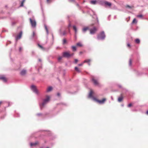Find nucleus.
<instances>
[{
  "instance_id": "34",
  "label": "nucleus",
  "mask_w": 148,
  "mask_h": 148,
  "mask_svg": "<svg viewBox=\"0 0 148 148\" xmlns=\"http://www.w3.org/2000/svg\"><path fill=\"white\" fill-rule=\"evenodd\" d=\"M78 62V60L77 59H75V63H77Z\"/></svg>"
},
{
  "instance_id": "28",
  "label": "nucleus",
  "mask_w": 148,
  "mask_h": 148,
  "mask_svg": "<svg viewBox=\"0 0 148 148\" xmlns=\"http://www.w3.org/2000/svg\"><path fill=\"white\" fill-rule=\"evenodd\" d=\"M132 60L131 59H130L129 61V65L130 66H132Z\"/></svg>"
},
{
  "instance_id": "41",
  "label": "nucleus",
  "mask_w": 148,
  "mask_h": 148,
  "mask_svg": "<svg viewBox=\"0 0 148 148\" xmlns=\"http://www.w3.org/2000/svg\"><path fill=\"white\" fill-rule=\"evenodd\" d=\"M57 95L58 96H60V94L59 93H57Z\"/></svg>"
},
{
  "instance_id": "46",
  "label": "nucleus",
  "mask_w": 148,
  "mask_h": 148,
  "mask_svg": "<svg viewBox=\"0 0 148 148\" xmlns=\"http://www.w3.org/2000/svg\"><path fill=\"white\" fill-rule=\"evenodd\" d=\"M73 29H74V26H73Z\"/></svg>"
},
{
  "instance_id": "49",
  "label": "nucleus",
  "mask_w": 148,
  "mask_h": 148,
  "mask_svg": "<svg viewBox=\"0 0 148 148\" xmlns=\"http://www.w3.org/2000/svg\"><path fill=\"white\" fill-rule=\"evenodd\" d=\"M70 26H71L69 24V27H70Z\"/></svg>"
},
{
  "instance_id": "47",
  "label": "nucleus",
  "mask_w": 148,
  "mask_h": 148,
  "mask_svg": "<svg viewBox=\"0 0 148 148\" xmlns=\"http://www.w3.org/2000/svg\"><path fill=\"white\" fill-rule=\"evenodd\" d=\"M77 5L78 6H79V5L77 4Z\"/></svg>"
},
{
  "instance_id": "32",
  "label": "nucleus",
  "mask_w": 148,
  "mask_h": 148,
  "mask_svg": "<svg viewBox=\"0 0 148 148\" xmlns=\"http://www.w3.org/2000/svg\"><path fill=\"white\" fill-rule=\"evenodd\" d=\"M38 46L42 49H44V48L40 45L39 44H38Z\"/></svg>"
},
{
  "instance_id": "19",
  "label": "nucleus",
  "mask_w": 148,
  "mask_h": 148,
  "mask_svg": "<svg viewBox=\"0 0 148 148\" xmlns=\"http://www.w3.org/2000/svg\"><path fill=\"white\" fill-rule=\"evenodd\" d=\"M75 70L78 73L81 72V71L77 67H75Z\"/></svg>"
},
{
  "instance_id": "48",
  "label": "nucleus",
  "mask_w": 148,
  "mask_h": 148,
  "mask_svg": "<svg viewBox=\"0 0 148 148\" xmlns=\"http://www.w3.org/2000/svg\"><path fill=\"white\" fill-rule=\"evenodd\" d=\"M80 54H81V53H82V52H80Z\"/></svg>"
},
{
  "instance_id": "53",
  "label": "nucleus",
  "mask_w": 148,
  "mask_h": 148,
  "mask_svg": "<svg viewBox=\"0 0 148 148\" xmlns=\"http://www.w3.org/2000/svg\"><path fill=\"white\" fill-rule=\"evenodd\" d=\"M39 60L40 61V59H39Z\"/></svg>"
},
{
  "instance_id": "39",
  "label": "nucleus",
  "mask_w": 148,
  "mask_h": 148,
  "mask_svg": "<svg viewBox=\"0 0 148 148\" xmlns=\"http://www.w3.org/2000/svg\"><path fill=\"white\" fill-rule=\"evenodd\" d=\"M22 50V48L21 47H20L19 48V51H21Z\"/></svg>"
},
{
  "instance_id": "31",
  "label": "nucleus",
  "mask_w": 148,
  "mask_h": 148,
  "mask_svg": "<svg viewBox=\"0 0 148 148\" xmlns=\"http://www.w3.org/2000/svg\"><path fill=\"white\" fill-rule=\"evenodd\" d=\"M25 0H23L21 3L20 6H23V3L25 1Z\"/></svg>"
},
{
  "instance_id": "24",
  "label": "nucleus",
  "mask_w": 148,
  "mask_h": 148,
  "mask_svg": "<svg viewBox=\"0 0 148 148\" xmlns=\"http://www.w3.org/2000/svg\"><path fill=\"white\" fill-rule=\"evenodd\" d=\"M64 57L63 56H59L58 58V60L59 62H60L61 60H62V58Z\"/></svg>"
},
{
  "instance_id": "42",
  "label": "nucleus",
  "mask_w": 148,
  "mask_h": 148,
  "mask_svg": "<svg viewBox=\"0 0 148 148\" xmlns=\"http://www.w3.org/2000/svg\"><path fill=\"white\" fill-rule=\"evenodd\" d=\"M3 103V102L2 101H0V106L1 105V104Z\"/></svg>"
},
{
  "instance_id": "23",
  "label": "nucleus",
  "mask_w": 148,
  "mask_h": 148,
  "mask_svg": "<svg viewBox=\"0 0 148 148\" xmlns=\"http://www.w3.org/2000/svg\"><path fill=\"white\" fill-rule=\"evenodd\" d=\"M77 46L79 47H82V45L81 42H79L76 44Z\"/></svg>"
},
{
  "instance_id": "54",
  "label": "nucleus",
  "mask_w": 148,
  "mask_h": 148,
  "mask_svg": "<svg viewBox=\"0 0 148 148\" xmlns=\"http://www.w3.org/2000/svg\"><path fill=\"white\" fill-rule=\"evenodd\" d=\"M47 148H49L48 147H47Z\"/></svg>"
},
{
  "instance_id": "27",
  "label": "nucleus",
  "mask_w": 148,
  "mask_h": 148,
  "mask_svg": "<svg viewBox=\"0 0 148 148\" xmlns=\"http://www.w3.org/2000/svg\"><path fill=\"white\" fill-rule=\"evenodd\" d=\"M135 42L137 44L139 43L140 42V40L139 39H136L135 40Z\"/></svg>"
},
{
  "instance_id": "7",
  "label": "nucleus",
  "mask_w": 148,
  "mask_h": 148,
  "mask_svg": "<svg viewBox=\"0 0 148 148\" xmlns=\"http://www.w3.org/2000/svg\"><path fill=\"white\" fill-rule=\"evenodd\" d=\"M30 23L32 27H35L36 26V22L34 20H32L31 18L29 19Z\"/></svg>"
},
{
  "instance_id": "50",
  "label": "nucleus",
  "mask_w": 148,
  "mask_h": 148,
  "mask_svg": "<svg viewBox=\"0 0 148 148\" xmlns=\"http://www.w3.org/2000/svg\"><path fill=\"white\" fill-rule=\"evenodd\" d=\"M119 87L120 88L121 87V86H119Z\"/></svg>"
},
{
  "instance_id": "8",
  "label": "nucleus",
  "mask_w": 148,
  "mask_h": 148,
  "mask_svg": "<svg viewBox=\"0 0 148 148\" xmlns=\"http://www.w3.org/2000/svg\"><path fill=\"white\" fill-rule=\"evenodd\" d=\"M97 29L95 27H94L92 29L90 30V33L91 34H94L97 31Z\"/></svg>"
},
{
  "instance_id": "2",
  "label": "nucleus",
  "mask_w": 148,
  "mask_h": 148,
  "mask_svg": "<svg viewBox=\"0 0 148 148\" xmlns=\"http://www.w3.org/2000/svg\"><path fill=\"white\" fill-rule=\"evenodd\" d=\"M50 97L48 96H47L46 97V98L44 99L43 102L42 104L40 105V108L42 109L44 106L48 102L50 99Z\"/></svg>"
},
{
  "instance_id": "18",
  "label": "nucleus",
  "mask_w": 148,
  "mask_h": 148,
  "mask_svg": "<svg viewBox=\"0 0 148 148\" xmlns=\"http://www.w3.org/2000/svg\"><path fill=\"white\" fill-rule=\"evenodd\" d=\"M92 91L91 90L90 91L89 94V95H88V97H90V98H93V97H93L92 96Z\"/></svg>"
},
{
  "instance_id": "11",
  "label": "nucleus",
  "mask_w": 148,
  "mask_h": 148,
  "mask_svg": "<svg viewBox=\"0 0 148 148\" xmlns=\"http://www.w3.org/2000/svg\"><path fill=\"white\" fill-rule=\"evenodd\" d=\"M22 34V32H21L17 36L16 39V40H18L21 38Z\"/></svg>"
},
{
  "instance_id": "38",
  "label": "nucleus",
  "mask_w": 148,
  "mask_h": 148,
  "mask_svg": "<svg viewBox=\"0 0 148 148\" xmlns=\"http://www.w3.org/2000/svg\"><path fill=\"white\" fill-rule=\"evenodd\" d=\"M50 0H47V3H49L50 2Z\"/></svg>"
},
{
  "instance_id": "44",
  "label": "nucleus",
  "mask_w": 148,
  "mask_h": 148,
  "mask_svg": "<svg viewBox=\"0 0 148 148\" xmlns=\"http://www.w3.org/2000/svg\"><path fill=\"white\" fill-rule=\"evenodd\" d=\"M76 47L75 46V51L76 50Z\"/></svg>"
},
{
  "instance_id": "30",
  "label": "nucleus",
  "mask_w": 148,
  "mask_h": 148,
  "mask_svg": "<svg viewBox=\"0 0 148 148\" xmlns=\"http://www.w3.org/2000/svg\"><path fill=\"white\" fill-rule=\"evenodd\" d=\"M137 17L138 18H143V15L142 14L138 15L137 16Z\"/></svg>"
},
{
  "instance_id": "25",
  "label": "nucleus",
  "mask_w": 148,
  "mask_h": 148,
  "mask_svg": "<svg viewBox=\"0 0 148 148\" xmlns=\"http://www.w3.org/2000/svg\"><path fill=\"white\" fill-rule=\"evenodd\" d=\"M137 23V21H136V19L134 18L132 23V24L136 23V24Z\"/></svg>"
},
{
  "instance_id": "22",
  "label": "nucleus",
  "mask_w": 148,
  "mask_h": 148,
  "mask_svg": "<svg viewBox=\"0 0 148 148\" xmlns=\"http://www.w3.org/2000/svg\"><path fill=\"white\" fill-rule=\"evenodd\" d=\"M52 90V87L51 86L49 87L48 88L47 90V92H49Z\"/></svg>"
},
{
  "instance_id": "33",
  "label": "nucleus",
  "mask_w": 148,
  "mask_h": 148,
  "mask_svg": "<svg viewBox=\"0 0 148 148\" xmlns=\"http://www.w3.org/2000/svg\"><path fill=\"white\" fill-rule=\"evenodd\" d=\"M126 8H132L130 6L128 5H127L126 6Z\"/></svg>"
},
{
  "instance_id": "26",
  "label": "nucleus",
  "mask_w": 148,
  "mask_h": 148,
  "mask_svg": "<svg viewBox=\"0 0 148 148\" xmlns=\"http://www.w3.org/2000/svg\"><path fill=\"white\" fill-rule=\"evenodd\" d=\"M44 27H45V29L47 32V34H48V33L49 32V31H48V28H47V25H44Z\"/></svg>"
},
{
  "instance_id": "52",
  "label": "nucleus",
  "mask_w": 148,
  "mask_h": 148,
  "mask_svg": "<svg viewBox=\"0 0 148 148\" xmlns=\"http://www.w3.org/2000/svg\"><path fill=\"white\" fill-rule=\"evenodd\" d=\"M97 21L98 22V19L97 18Z\"/></svg>"
},
{
  "instance_id": "6",
  "label": "nucleus",
  "mask_w": 148,
  "mask_h": 148,
  "mask_svg": "<svg viewBox=\"0 0 148 148\" xmlns=\"http://www.w3.org/2000/svg\"><path fill=\"white\" fill-rule=\"evenodd\" d=\"M92 81H93V83L95 86H99L100 85L97 81L94 78L92 77Z\"/></svg>"
},
{
  "instance_id": "36",
  "label": "nucleus",
  "mask_w": 148,
  "mask_h": 148,
  "mask_svg": "<svg viewBox=\"0 0 148 148\" xmlns=\"http://www.w3.org/2000/svg\"><path fill=\"white\" fill-rule=\"evenodd\" d=\"M77 32V28L75 26V32Z\"/></svg>"
},
{
  "instance_id": "51",
  "label": "nucleus",
  "mask_w": 148,
  "mask_h": 148,
  "mask_svg": "<svg viewBox=\"0 0 148 148\" xmlns=\"http://www.w3.org/2000/svg\"><path fill=\"white\" fill-rule=\"evenodd\" d=\"M111 98H112V100H113V98H112V97H111Z\"/></svg>"
},
{
  "instance_id": "14",
  "label": "nucleus",
  "mask_w": 148,
  "mask_h": 148,
  "mask_svg": "<svg viewBox=\"0 0 148 148\" xmlns=\"http://www.w3.org/2000/svg\"><path fill=\"white\" fill-rule=\"evenodd\" d=\"M38 144V141H36L34 143H30V146L31 147L33 146H35Z\"/></svg>"
},
{
  "instance_id": "43",
  "label": "nucleus",
  "mask_w": 148,
  "mask_h": 148,
  "mask_svg": "<svg viewBox=\"0 0 148 148\" xmlns=\"http://www.w3.org/2000/svg\"><path fill=\"white\" fill-rule=\"evenodd\" d=\"M127 46H128V47H130V44H129V43L127 44Z\"/></svg>"
},
{
  "instance_id": "13",
  "label": "nucleus",
  "mask_w": 148,
  "mask_h": 148,
  "mask_svg": "<svg viewBox=\"0 0 148 148\" xmlns=\"http://www.w3.org/2000/svg\"><path fill=\"white\" fill-rule=\"evenodd\" d=\"M111 3H110L109 2L107 1H105L104 5L106 6H108L110 7L111 6Z\"/></svg>"
},
{
  "instance_id": "45",
  "label": "nucleus",
  "mask_w": 148,
  "mask_h": 148,
  "mask_svg": "<svg viewBox=\"0 0 148 148\" xmlns=\"http://www.w3.org/2000/svg\"><path fill=\"white\" fill-rule=\"evenodd\" d=\"M146 113L147 114H148V110L147 111Z\"/></svg>"
},
{
  "instance_id": "10",
  "label": "nucleus",
  "mask_w": 148,
  "mask_h": 148,
  "mask_svg": "<svg viewBox=\"0 0 148 148\" xmlns=\"http://www.w3.org/2000/svg\"><path fill=\"white\" fill-rule=\"evenodd\" d=\"M0 80H1L5 82H6L7 81L6 78L4 75L0 76Z\"/></svg>"
},
{
  "instance_id": "37",
  "label": "nucleus",
  "mask_w": 148,
  "mask_h": 148,
  "mask_svg": "<svg viewBox=\"0 0 148 148\" xmlns=\"http://www.w3.org/2000/svg\"><path fill=\"white\" fill-rule=\"evenodd\" d=\"M83 63H82L79 64H78V65L79 66H82V65H83Z\"/></svg>"
},
{
  "instance_id": "35",
  "label": "nucleus",
  "mask_w": 148,
  "mask_h": 148,
  "mask_svg": "<svg viewBox=\"0 0 148 148\" xmlns=\"http://www.w3.org/2000/svg\"><path fill=\"white\" fill-rule=\"evenodd\" d=\"M132 106V104L131 103H130L128 105V107H130L131 106Z\"/></svg>"
},
{
  "instance_id": "3",
  "label": "nucleus",
  "mask_w": 148,
  "mask_h": 148,
  "mask_svg": "<svg viewBox=\"0 0 148 148\" xmlns=\"http://www.w3.org/2000/svg\"><path fill=\"white\" fill-rule=\"evenodd\" d=\"M106 37V35L104 31H102L98 35L97 38L99 40H103Z\"/></svg>"
},
{
  "instance_id": "9",
  "label": "nucleus",
  "mask_w": 148,
  "mask_h": 148,
  "mask_svg": "<svg viewBox=\"0 0 148 148\" xmlns=\"http://www.w3.org/2000/svg\"><path fill=\"white\" fill-rule=\"evenodd\" d=\"M105 1L103 0H98V4L103 5H104Z\"/></svg>"
},
{
  "instance_id": "16",
  "label": "nucleus",
  "mask_w": 148,
  "mask_h": 148,
  "mask_svg": "<svg viewBox=\"0 0 148 148\" xmlns=\"http://www.w3.org/2000/svg\"><path fill=\"white\" fill-rule=\"evenodd\" d=\"M26 71L25 70H23L21 71L20 74L21 75H25L26 74Z\"/></svg>"
},
{
  "instance_id": "4",
  "label": "nucleus",
  "mask_w": 148,
  "mask_h": 148,
  "mask_svg": "<svg viewBox=\"0 0 148 148\" xmlns=\"http://www.w3.org/2000/svg\"><path fill=\"white\" fill-rule=\"evenodd\" d=\"M93 100L99 102L100 104H103L105 101L106 99L105 98H103L102 100H99L95 97H93Z\"/></svg>"
},
{
  "instance_id": "12",
  "label": "nucleus",
  "mask_w": 148,
  "mask_h": 148,
  "mask_svg": "<svg viewBox=\"0 0 148 148\" xmlns=\"http://www.w3.org/2000/svg\"><path fill=\"white\" fill-rule=\"evenodd\" d=\"M90 3L91 4L93 5L98 4V0H92L90 1Z\"/></svg>"
},
{
  "instance_id": "21",
  "label": "nucleus",
  "mask_w": 148,
  "mask_h": 148,
  "mask_svg": "<svg viewBox=\"0 0 148 148\" xmlns=\"http://www.w3.org/2000/svg\"><path fill=\"white\" fill-rule=\"evenodd\" d=\"M90 59L86 60L84 61V62H83V63H86V62L88 63V64L89 65H90V64L89 63V62H90Z\"/></svg>"
},
{
  "instance_id": "20",
  "label": "nucleus",
  "mask_w": 148,
  "mask_h": 148,
  "mask_svg": "<svg viewBox=\"0 0 148 148\" xmlns=\"http://www.w3.org/2000/svg\"><path fill=\"white\" fill-rule=\"evenodd\" d=\"M89 29V28L88 27H86L82 29V32L84 33H85L86 31Z\"/></svg>"
},
{
  "instance_id": "5",
  "label": "nucleus",
  "mask_w": 148,
  "mask_h": 148,
  "mask_svg": "<svg viewBox=\"0 0 148 148\" xmlns=\"http://www.w3.org/2000/svg\"><path fill=\"white\" fill-rule=\"evenodd\" d=\"M31 88L32 90L34 92H35L37 94H38L39 92L38 90L36 89V87L34 85H32L31 86Z\"/></svg>"
},
{
  "instance_id": "1",
  "label": "nucleus",
  "mask_w": 148,
  "mask_h": 148,
  "mask_svg": "<svg viewBox=\"0 0 148 148\" xmlns=\"http://www.w3.org/2000/svg\"><path fill=\"white\" fill-rule=\"evenodd\" d=\"M73 53L70 51L64 52L62 53L63 56L64 57L69 58L73 56Z\"/></svg>"
},
{
  "instance_id": "40",
  "label": "nucleus",
  "mask_w": 148,
  "mask_h": 148,
  "mask_svg": "<svg viewBox=\"0 0 148 148\" xmlns=\"http://www.w3.org/2000/svg\"><path fill=\"white\" fill-rule=\"evenodd\" d=\"M72 49L74 51V46H72Z\"/></svg>"
},
{
  "instance_id": "15",
  "label": "nucleus",
  "mask_w": 148,
  "mask_h": 148,
  "mask_svg": "<svg viewBox=\"0 0 148 148\" xmlns=\"http://www.w3.org/2000/svg\"><path fill=\"white\" fill-rule=\"evenodd\" d=\"M123 99V97L122 96V95L121 94V96L120 97H119L118 98V101L119 102H120L122 101Z\"/></svg>"
},
{
  "instance_id": "17",
  "label": "nucleus",
  "mask_w": 148,
  "mask_h": 148,
  "mask_svg": "<svg viewBox=\"0 0 148 148\" xmlns=\"http://www.w3.org/2000/svg\"><path fill=\"white\" fill-rule=\"evenodd\" d=\"M36 36V34L34 32H33L32 35L30 36V39L33 38Z\"/></svg>"
},
{
  "instance_id": "29",
  "label": "nucleus",
  "mask_w": 148,
  "mask_h": 148,
  "mask_svg": "<svg viewBox=\"0 0 148 148\" xmlns=\"http://www.w3.org/2000/svg\"><path fill=\"white\" fill-rule=\"evenodd\" d=\"M66 42V40L64 39H63V45H64L65 44Z\"/></svg>"
}]
</instances>
